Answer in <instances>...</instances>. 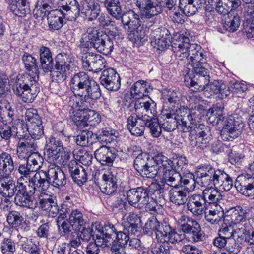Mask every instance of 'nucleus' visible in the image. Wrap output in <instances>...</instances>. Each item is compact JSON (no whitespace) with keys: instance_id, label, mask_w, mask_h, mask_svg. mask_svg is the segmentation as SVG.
<instances>
[{"instance_id":"nucleus-1","label":"nucleus","mask_w":254,"mask_h":254,"mask_svg":"<svg viewBox=\"0 0 254 254\" xmlns=\"http://www.w3.org/2000/svg\"><path fill=\"white\" fill-rule=\"evenodd\" d=\"M71 91L75 97L80 98L77 104L86 111L85 120L93 127L101 122V115L92 110L94 101L99 99L102 93L100 85L85 72L75 74L71 80Z\"/></svg>"},{"instance_id":"nucleus-2","label":"nucleus","mask_w":254,"mask_h":254,"mask_svg":"<svg viewBox=\"0 0 254 254\" xmlns=\"http://www.w3.org/2000/svg\"><path fill=\"white\" fill-rule=\"evenodd\" d=\"M198 184L201 187L219 188L229 191L233 185V178L223 170L214 168L209 164L200 165L196 171Z\"/></svg>"},{"instance_id":"nucleus-3","label":"nucleus","mask_w":254,"mask_h":254,"mask_svg":"<svg viewBox=\"0 0 254 254\" xmlns=\"http://www.w3.org/2000/svg\"><path fill=\"white\" fill-rule=\"evenodd\" d=\"M79 43L81 48H93L105 55H110L114 49L113 39L104 31L94 28H88L82 34Z\"/></svg>"},{"instance_id":"nucleus-4","label":"nucleus","mask_w":254,"mask_h":254,"mask_svg":"<svg viewBox=\"0 0 254 254\" xmlns=\"http://www.w3.org/2000/svg\"><path fill=\"white\" fill-rule=\"evenodd\" d=\"M165 159L166 156L162 152L153 150L149 153L145 152L134 159L133 167L141 177L154 178L158 174L160 164Z\"/></svg>"},{"instance_id":"nucleus-5","label":"nucleus","mask_w":254,"mask_h":254,"mask_svg":"<svg viewBox=\"0 0 254 254\" xmlns=\"http://www.w3.org/2000/svg\"><path fill=\"white\" fill-rule=\"evenodd\" d=\"M39 72H29L21 75L16 83L14 93L25 103H32L40 91Z\"/></svg>"},{"instance_id":"nucleus-6","label":"nucleus","mask_w":254,"mask_h":254,"mask_svg":"<svg viewBox=\"0 0 254 254\" xmlns=\"http://www.w3.org/2000/svg\"><path fill=\"white\" fill-rule=\"evenodd\" d=\"M182 72L185 85L194 92L205 90L210 82V71L205 67H196L191 71L188 67H184Z\"/></svg>"},{"instance_id":"nucleus-7","label":"nucleus","mask_w":254,"mask_h":254,"mask_svg":"<svg viewBox=\"0 0 254 254\" xmlns=\"http://www.w3.org/2000/svg\"><path fill=\"white\" fill-rule=\"evenodd\" d=\"M172 50L175 54L176 57L183 60L186 58L188 62L193 57L202 55L201 47L195 44H190L189 38L183 34H177L172 42Z\"/></svg>"},{"instance_id":"nucleus-8","label":"nucleus","mask_w":254,"mask_h":254,"mask_svg":"<svg viewBox=\"0 0 254 254\" xmlns=\"http://www.w3.org/2000/svg\"><path fill=\"white\" fill-rule=\"evenodd\" d=\"M127 198L128 203L135 208L145 206V208L149 211L156 212L157 201L150 197L148 187L141 186L131 188L127 192Z\"/></svg>"},{"instance_id":"nucleus-9","label":"nucleus","mask_w":254,"mask_h":254,"mask_svg":"<svg viewBox=\"0 0 254 254\" xmlns=\"http://www.w3.org/2000/svg\"><path fill=\"white\" fill-rule=\"evenodd\" d=\"M99 3L93 0H84L81 1L79 5L76 1V4L69 8L65 16L70 21H73L76 19L80 12L88 21H92L95 20L100 13L101 7Z\"/></svg>"},{"instance_id":"nucleus-10","label":"nucleus","mask_w":254,"mask_h":254,"mask_svg":"<svg viewBox=\"0 0 254 254\" xmlns=\"http://www.w3.org/2000/svg\"><path fill=\"white\" fill-rule=\"evenodd\" d=\"M180 230L184 233L185 239L190 243L203 241L204 235L199 223L194 219L182 216L178 220Z\"/></svg>"},{"instance_id":"nucleus-11","label":"nucleus","mask_w":254,"mask_h":254,"mask_svg":"<svg viewBox=\"0 0 254 254\" xmlns=\"http://www.w3.org/2000/svg\"><path fill=\"white\" fill-rule=\"evenodd\" d=\"M242 118L237 114L229 115L226 119L221 132V138L226 141H232L240 136L243 130Z\"/></svg>"},{"instance_id":"nucleus-12","label":"nucleus","mask_w":254,"mask_h":254,"mask_svg":"<svg viewBox=\"0 0 254 254\" xmlns=\"http://www.w3.org/2000/svg\"><path fill=\"white\" fill-rule=\"evenodd\" d=\"M198 127L195 132L190 134L189 139L192 147L204 149L208 146L211 139L210 129L204 125L198 126Z\"/></svg>"},{"instance_id":"nucleus-13","label":"nucleus","mask_w":254,"mask_h":254,"mask_svg":"<svg viewBox=\"0 0 254 254\" xmlns=\"http://www.w3.org/2000/svg\"><path fill=\"white\" fill-rule=\"evenodd\" d=\"M44 173V177L48 178L49 185L55 188L60 189L67 183L65 173L55 164H50Z\"/></svg>"},{"instance_id":"nucleus-14","label":"nucleus","mask_w":254,"mask_h":254,"mask_svg":"<svg viewBox=\"0 0 254 254\" xmlns=\"http://www.w3.org/2000/svg\"><path fill=\"white\" fill-rule=\"evenodd\" d=\"M83 68L88 71L97 72L106 66V60L101 55L93 52H86L81 57Z\"/></svg>"},{"instance_id":"nucleus-15","label":"nucleus","mask_w":254,"mask_h":254,"mask_svg":"<svg viewBox=\"0 0 254 254\" xmlns=\"http://www.w3.org/2000/svg\"><path fill=\"white\" fill-rule=\"evenodd\" d=\"M93 226L96 230L97 241L99 245L108 246V243L114 240L117 230L111 223H105L104 225L95 222Z\"/></svg>"},{"instance_id":"nucleus-16","label":"nucleus","mask_w":254,"mask_h":254,"mask_svg":"<svg viewBox=\"0 0 254 254\" xmlns=\"http://www.w3.org/2000/svg\"><path fill=\"white\" fill-rule=\"evenodd\" d=\"M136 6L138 8L141 19L151 20V22L155 23L156 18L154 17L161 13L160 8L157 5L154 0H133Z\"/></svg>"},{"instance_id":"nucleus-17","label":"nucleus","mask_w":254,"mask_h":254,"mask_svg":"<svg viewBox=\"0 0 254 254\" xmlns=\"http://www.w3.org/2000/svg\"><path fill=\"white\" fill-rule=\"evenodd\" d=\"M99 81L101 85L109 91H117L120 88V77L114 68L104 69L100 75Z\"/></svg>"},{"instance_id":"nucleus-18","label":"nucleus","mask_w":254,"mask_h":254,"mask_svg":"<svg viewBox=\"0 0 254 254\" xmlns=\"http://www.w3.org/2000/svg\"><path fill=\"white\" fill-rule=\"evenodd\" d=\"M237 190L246 197L254 195V177L249 174L239 175L234 182Z\"/></svg>"},{"instance_id":"nucleus-19","label":"nucleus","mask_w":254,"mask_h":254,"mask_svg":"<svg viewBox=\"0 0 254 254\" xmlns=\"http://www.w3.org/2000/svg\"><path fill=\"white\" fill-rule=\"evenodd\" d=\"M206 202L203 192L202 194L189 195L186 203L187 208L194 216H198L208 209Z\"/></svg>"},{"instance_id":"nucleus-20","label":"nucleus","mask_w":254,"mask_h":254,"mask_svg":"<svg viewBox=\"0 0 254 254\" xmlns=\"http://www.w3.org/2000/svg\"><path fill=\"white\" fill-rule=\"evenodd\" d=\"M154 40L151 41V45L159 51L166 50L172 44L175 36L172 38L170 32L165 27L159 28L155 29L153 32Z\"/></svg>"},{"instance_id":"nucleus-21","label":"nucleus","mask_w":254,"mask_h":254,"mask_svg":"<svg viewBox=\"0 0 254 254\" xmlns=\"http://www.w3.org/2000/svg\"><path fill=\"white\" fill-rule=\"evenodd\" d=\"M23 136L21 138H18L19 140L17 145V154L20 159H25L26 157L30 156L37 152V144L32 138H29L24 134H21Z\"/></svg>"},{"instance_id":"nucleus-22","label":"nucleus","mask_w":254,"mask_h":254,"mask_svg":"<svg viewBox=\"0 0 254 254\" xmlns=\"http://www.w3.org/2000/svg\"><path fill=\"white\" fill-rule=\"evenodd\" d=\"M40 207L43 211L48 212L51 217H55L59 211L56 196L53 194L41 193L38 199Z\"/></svg>"},{"instance_id":"nucleus-23","label":"nucleus","mask_w":254,"mask_h":254,"mask_svg":"<svg viewBox=\"0 0 254 254\" xmlns=\"http://www.w3.org/2000/svg\"><path fill=\"white\" fill-rule=\"evenodd\" d=\"M164 161L160 166V170L163 167V179L168 185L173 188V186L179 184L180 173L173 169L171 159L166 156Z\"/></svg>"},{"instance_id":"nucleus-24","label":"nucleus","mask_w":254,"mask_h":254,"mask_svg":"<svg viewBox=\"0 0 254 254\" xmlns=\"http://www.w3.org/2000/svg\"><path fill=\"white\" fill-rule=\"evenodd\" d=\"M190 189L182 185L173 186L169 191L170 201L176 205L181 206L187 203Z\"/></svg>"},{"instance_id":"nucleus-25","label":"nucleus","mask_w":254,"mask_h":254,"mask_svg":"<svg viewBox=\"0 0 254 254\" xmlns=\"http://www.w3.org/2000/svg\"><path fill=\"white\" fill-rule=\"evenodd\" d=\"M235 239L240 244H254V228L249 223H245L235 229Z\"/></svg>"},{"instance_id":"nucleus-26","label":"nucleus","mask_w":254,"mask_h":254,"mask_svg":"<svg viewBox=\"0 0 254 254\" xmlns=\"http://www.w3.org/2000/svg\"><path fill=\"white\" fill-rule=\"evenodd\" d=\"M134 99L135 100L129 104V107H133L136 113H139V110L142 109L148 113H150L152 115L156 114V111L154 108L156 106L155 103L148 95Z\"/></svg>"},{"instance_id":"nucleus-27","label":"nucleus","mask_w":254,"mask_h":254,"mask_svg":"<svg viewBox=\"0 0 254 254\" xmlns=\"http://www.w3.org/2000/svg\"><path fill=\"white\" fill-rule=\"evenodd\" d=\"M47 19L49 29L51 31L60 29L64 24L66 23V20L70 21V19L66 18L59 6L58 9L50 11L47 15Z\"/></svg>"},{"instance_id":"nucleus-28","label":"nucleus","mask_w":254,"mask_h":254,"mask_svg":"<svg viewBox=\"0 0 254 254\" xmlns=\"http://www.w3.org/2000/svg\"><path fill=\"white\" fill-rule=\"evenodd\" d=\"M114 17L116 20L121 19L125 29L128 30L133 26L135 27L138 23H142L141 16L140 13H136L134 10H129L127 12H123L122 9L121 10L119 16Z\"/></svg>"},{"instance_id":"nucleus-29","label":"nucleus","mask_w":254,"mask_h":254,"mask_svg":"<svg viewBox=\"0 0 254 254\" xmlns=\"http://www.w3.org/2000/svg\"><path fill=\"white\" fill-rule=\"evenodd\" d=\"M118 179L117 176L110 172L104 173L102 177V180L99 186L102 192L107 195L114 193L117 189Z\"/></svg>"},{"instance_id":"nucleus-30","label":"nucleus","mask_w":254,"mask_h":254,"mask_svg":"<svg viewBox=\"0 0 254 254\" xmlns=\"http://www.w3.org/2000/svg\"><path fill=\"white\" fill-rule=\"evenodd\" d=\"M63 148V144L59 138L51 137L47 141L45 148L48 160L51 162H54L59 158L60 151H62Z\"/></svg>"},{"instance_id":"nucleus-31","label":"nucleus","mask_w":254,"mask_h":254,"mask_svg":"<svg viewBox=\"0 0 254 254\" xmlns=\"http://www.w3.org/2000/svg\"><path fill=\"white\" fill-rule=\"evenodd\" d=\"M251 208L245 206H236L231 208L228 213L230 215L229 224H237L244 222L250 218Z\"/></svg>"},{"instance_id":"nucleus-32","label":"nucleus","mask_w":254,"mask_h":254,"mask_svg":"<svg viewBox=\"0 0 254 254\" xmlns=\"http://www.w3.org/2000/svg\"><path fill=\"white\" fill-rule=\"evenodd\" d=\"M114 149H111L106 146V145H102L94 152V156L96 160L102 165L112 166L116 157V154Z\"/></svg>"},{"instance_id":"nucleus-33","label":"nucleus","mask_w":254,"mask_h":254,"mask_svg":"<svg viewBox=\"0 0 254 254\" xmlns=\"http://www.w3.org/2000/svg\"><path fill=\"white\" fill-rule=\"evenodd\" d=\"M124 230L134 235H136L142 229L140 217L135 213H130L122 223Z\"/></svg>"},{"instance_id":"nucleus-34","label":"nucleus","mask_w":254,"mask_h":254,"mask_svg":"<svg viewBox=\"0 0 254 254\" xmlns=\"http://www.w3.org/2000/svg\"><path fill=\"white\" fill-rule=\"evenodd\" d=\"M68 171L73 181L79 186H82L87 181V173L85 169L75 160L68 164Z\"/></svg>"},{"instance_id":"nucleus-35","label":"nucleus","mask_w":254,"mask_h":254,"mask_svg":"<svg viewBox=\"0 0 254 254\" xmlns=\"http://www.w3.org/2000/svg\"><path fill=\"white\" fill-rule=\"evenodd\" d=\"M204 0H179V7L187 16L194 15L205 5Z\"/></svg>"},{"instance_id":"nucleus-36","label":"nucleus","mask_w":254,"mask_h":254,"mask_svg":"<svg viewBox=\"0 0 254 254\" xmlns=\"http://www.w3.org/2000/svg\"><path fill=\"white\" fill-rule=\"evenodd\" d=\"M44 171L37 172L32 177L28 178L29 185L32 187L35 193L38 191L42 193L49 187L48 178L44 177Z\"/></svg>"},{"instance_id":"nucleus-37","label":"nucleus","mask_w":254,"mask_h":254,"mask_svg":"<svg viewBox=\"0 0 254 254\" xmlns=\"http://www.w3.org/2000/svg\"><path fill=\"white\" fill-rule=\"evenodd\" d=\"M216 188H206L203 190L205 199L206 200L207 208L210 206L211 207H216L221 206L223 203V196L218 190Z\"/></svg>"},{"instance_id":"nucleus-38","label":"nucleus","mask_w":254,"mask_h":254,"mask_svg":"<svg viewBox=\"0 0 254 254\" xmlns=\"http://www.w3.org/2000/svg\"><path fill=\"white\" fill-rule=\"evenodd\" d=\"M99 135L100 143L102 145H108L117 142V139L120 136L117 130L112 129L110 127L102 128L97 131Z\"/></svg>"},{"instance_id":"nucleus-39","label":"nucleus","mask_w":254,"mask_h":254,"mask_svg":"<svg viewBox=\"0 0 254 254\" xmlns=\"http://www.w3.org/2000/svg\"><path fill=\"white\" fill-rule=\"evenodd\" d=\"M205 213V218L207 222L211 224H218L223 218L224 220H229L228 216L224 217V210L221 206L216 207H211L208 211L204 212Z\"/></svg>"},{"instance_id":"nucleus-40","label":"nucleus","mask_w":254,"mask_h":254,"mask_svg":"<svg viewBox=\"0 0 254 254\" xmlns=\"http://www.w3.org/2000/svg\"><path fill=\"white\" fill-rule=\"evenodd\" d=\"M14 170V162L11 155L0 149V171L5 176H9Z\"/></svg>"},{"instance_id":"nucleus-41","label":"nucleus","mask_w":254,"mask_h":254,"mask_svg":"<svg viewBox=\"0 0 254 254\" xmlns=\"http://www.w3.org/2000/svg\"><path fill=\"white\" fill-rule=\"evenodd\" d=\"M196 120L195 114H188V117L182 119L178 128L184 132H190V134L192 132H195L197 128H198V126L202 125L197 124Z\"/></svg>"},{"instance_id":"nucleus-42","label":"nucleus","mask_w":254,"mask_h":254,"mask_svg":"<svg viewBox=\"0 0 254 254\" xmlns=\"http://www.w3.org/2000/svg\"><path fill=\"white\" fill-rule=\"evenodd\" d=\"M68 220L74 231H79L82 227L87 224L86 219L84 217L83 213L78 209L72 210L68 216Z\"/></svg>"},{"instance_id":"nucleus-43","label":"nucleus","mask_w":254,"mask_h":254,"mask_svg":"<svg viewBox=\"0 0 254 254\" xmlns=\"http://www.w3.org/2000/svg\"><path fill=\"white\" fill-rule=\"evenodd\" d=\"M127 128L131 134L136 136H141L143 135L145 127L141 120H138V117L130 116L127 121Z\"/></svg>"},{"instance_id":"nucleus-44","label":"nucleus","mask_w":254,"mask_h":254,"mask_svg":"<svg viewBox=\"0 0 254 254\" xmlns=\"http://www.w3.org/2000/svg\"><path fill=\"white\" fill-rule=\"evenodd\" d=\"M10 11L15 16L23 18L30 13V2L25 1L8 4Z\"/></svg>"},{"instance_id":"nucleus-45","label":"nucleus","mask_w":254,"mask_h":254,"mask_svg":"<svg viewBox=\"0 0 254 254\" xmlns=\"http://www.w3.org/2000/svg\"><path fill=\"white\" fill-rule=\"evenodd\" d=\"M149 87L150 85L146 81H137L130 88L131 95L134 99L148 95Z\"/></svg>"},{"instance_id":"nucleus-46","label":"nucleus","mask_w":254,"mask_h":254,"mask_svg":"<svg viewBox=\"0 0 254 254\" xmlns=\"http://www.w3.org/2000/svg\"><path fill=\"white\" fill-rule=\"evenodd\" d=\"M103 4L108 13L112 16H119L121 12L122 6L120 0H96Z\"/></svg>"},{"instance_id":"nucleus-47","label":"nucleus","mask_w":254,"mask_h":254,"mask_svg":"<svg viewBox=\"0 0 254 254\" xmlns=\"http://www.w3.org/2000/svg\"><path fill=\"white\" fill-rule=\"evenodd\" d=\"M223 112V108L221 107L214 106L210 108L206 114L208 121L213 126L221 124L224 119Z\"/></svg>"},{"instance_id":"nucleus-48","label":"nucleus","mask_w":254,"mask_h":254,"mask_svg":"<svg viewBox=\"0 0 254 254\" xmlns=\"http://www.w3.org/2000/svg\"><path fill=\"white\" fill-rule=\"evenodd\" d=\"M16 186L12 180H1L0 183V193L4 197H11L16 194Z\"/></svg>"},{"instance_id":"nucleus-49","label":"nucleus","mask_w":254,"mask_h":254,"mask_svg":"<svg viewBox=\"0 0 254 254\" xmlns=\"http://www.w3.org/2000/svg\"><path fill=\"white\" fill-rule=\"evenodd\" d=\"M46 0H38L35 8L33 10V15L35 19H43L44 17H47L49 13L51 11V7L46 2Z\"/></svg>"},{"instance_id":"nucleus-50","label":"nucleus","mask_w":254,"mask_h":254,"mask_svg":"<svg viewBox=\"0 0 254 254\" xmlns=\"http://www.w3.org/2000/svg\"><path fill=\"white\" fill-rule=\"evenodd\" d=\"M141 23H138L135 27L133 26L127 31L128 38L132 42L136 43L144 40L146 34L143 27H141Z\"/></svg>"},{"instance_id":"nucleus-51","label":"nucleus","mask_w":254,"mask_h":254,"mask_svg":"<svg viewBox=\"0 0 254 254\" xmlns=\"http://www.w3.org/2000/svg\"><path fill=\"white\" fill-rule=\"evenodd\" d=\"M0 134L1 137L5 140H9L12 136L17 138L23 136L16 127L7 124H4L0 127Z\"/></svg>"},{"instance_id":"nucleus-52","label":"nucleus","mask_w":254,"mask_h":254,"mask_svg":"<svg viewBox=\"0 0 254 254\" xmlns=\"http://www.w3.org/2000/svg\"><path fill=\"white\" fill-rule=\"evenodd\" d=\"M240 22V18L237 13H230L225 18L223 27L227 31L234 32L239 28Z\"/></svg>"},{"instance_id":"nucleus-53","label":"nucleus","mask_w":254,"mask_h":254,"mask_svg":"<svg viewBox=\"0 0 254 254\" xmlns=\"http://www.w3.org/2000/svg\"><path fill=\"white\" fill-rule=\"evenodd\" d=\"M94 223H92L91 226L87 223L86 225H84L81 228L79 231H77L79 234V238L83 242H88L91 240L94 242L96 239V230L93 226Z\"/></svg>"},{"instance_id":"nucleus-54","label":"nucleus","mask_w":254,"mask_h":254,"mask_svg":"<svg viewBox=\"0 0 254 254\" xmlns=\"http://www.w3.org/2000/svg\"><path fill=\"white\" fill-rule=\"evenodd\" d=\"M29 194H16L14 198V203L21 207L27 208L28 209H34L35 205L32 200V196Z\"/></svg>"},{"instance_id":"nucleus-55","label":"nucleus","mask_w":254,"mask_h":254,"mask_svg":"<svg viewBox=\"0 0 254 254\" xmlns=\"http://www.w3.org/2000/svg\"><path fill=\"white\" fill-rule=\"evenodd\" d=\"M22 60L24 64V67L27 71L37 73L39 72L37 65V60L31 54L24 52L22 57Z\"/></svg>"},{"instance_id":"nucleus-56","label":"nucleus","mask_w":254,"mask_h":254,"mask_svg":"<svg viewBox=\"0 0 254 254\" xmlns=\"http://www.w3.org/2000/svg\"><path fill=\"white\" fill-rule=\"evenodd\" d=\"M25 159H27L26 162L28 163V166H29L33 172L39 170L43 165V158L38 152L32 154Z\"/></svg>"},{"instance_id":"nucleus-57","label":"nucleus","mask_w":254,"mask_h":254,"mask_svg":"<svg viewBox=\"0 0 254 254\" xmlns=\"http://www.w3.org/2000/svg\"><path fill=\"white\" fill-rule=\"evenodd\" d=\"M177 119L172 117H166L160 116V124L162 129L167 132H171L178 128L179 125Z\"/></svg>"},{"instance_id":"nucleus-58","label":"nucleus","mask_w":254,"mask_h":254,"mask_svg":"<svg viewBox=\"0 0 254 254\" xmlns=\"http://www.w3.org/2000/svg\"><path fill=\"white\" fill-rule=\"evenodd\" d=\"M172 228L166 222L159 223L157 230L156 232V238L158 241H167V239Z\"/></svg>"},{"instance_id":"nucleus-59","label":"nucleus","mask_w":254,"mask_h":254,"mask_svg":"<svg viewBox=\"0 0 254 254\" xmlns=\"http://www.w3.org/2000/svg\"><path fill=\"white\" fill-rule=\"evenodd\" d=\"M15 241L10 237H4L2 239L0 248L2 254H13L16 251Z\"/></svg>"},{"instance_id":"nucleus-60","label":"nucleus","mask_w":254,"mask_h":254,"mask_svg":"<svg viewBox=\"0 0 254 254\" xmlns=\"http://www.w3.org/2000/svg\"><path fill=\"white\" fill-rule=\"evenodd\" d=\"M208 64L207 63L206 58L202 53V55H200L197 57H193V59L188 62V64H187L184 67H188L191 70H194L196 67L201 68L202 67H207Z\"/></svg>"},{"instance_id":"nucleus-61","label":"nucleus","mask_w":254,"mask_h":254,"mask_svg":"<svg viewBox=\"0 0 254 254\" xmlns=\"http://www.w3.org/2000/svg\"><path fill=\"white\" fill-rule=\"evenodd\" d=\"M20 236L22 240V244L21 247L22 249L30 254H40L41 251L40 248L35 244L33 243L31 240H28L27 237H24L20 235Z\"/></svg>"},{"instance_id":"nucleus-62","label":"nucleus","mask_w":254,"mask_h":254,"mask_svg":"<svg viewBox=\"0 0 254 254\" xmlns=\"http://www.w3.org/2000/svg\"><path fill=\"white\" fill-rule=\"evenodd\" d=\"M29 134L32 139L38 140L44 135L43 126L42 122H36L35 124L29 125Z\"/></svg>"},{"instance_id":"nucleus-63","label":"nucleus","mask_w":254,"mask_h":254,"mask_svg":"<svg viewBox=\"0 0 254 254\" xmlns=\"http://www.w3.org/2000/svg\"><path fill=\"white\" fill-rule=\"evenodd\" d=\"M55 65L54 68L55 69H63L64 70H69L70 65L67 63V58L65 53L58 54L55 58Z\"/></svg>"},{"instance_id":"nucleus-64","label":"nucleus","mask_w":254,"mask_h":254,"mask_svg":"<svg viewBox=\"0 0 254 254\" xmlns=\"http://www.w3.org/2000/svg\"><path fill=\"white\" fill-rule=\"evenodd\" d=\"M182 94L177 89H170L167 91V94L164 95V101L166 104H178L181 98Z\"/></svg>"}]
</instances>
